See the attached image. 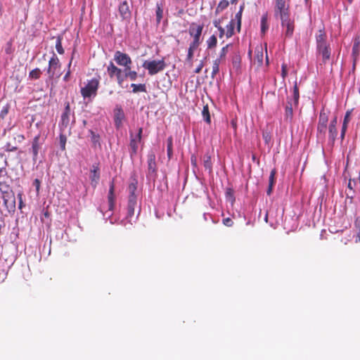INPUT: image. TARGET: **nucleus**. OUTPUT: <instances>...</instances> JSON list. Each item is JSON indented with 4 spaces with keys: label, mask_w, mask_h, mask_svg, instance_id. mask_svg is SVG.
<instances>
[{
    "label": "nucleus",
    "mask_w": 360,
    "mask_h": 360,
    "mask_svg": "<svg viewBox=\"0 0 360 360\" xmlns=\"http://www.w3.org/2000/svg\"><path fill=\"white\" fill-rule=\"evenodd\" d=\"M137 180L134 179L132 182L129 184V197L127 203V217H132L134 215L135 207L137 204V198L135 192L137 189Z\"/></svg>",
    "instance_id": "obj_1"
},
{
    "label": "nucleus",
    "mask_w": 360,
    "mask_h": 360,
    "mask_svg": "<svg viewBox=\"0 0 360 360\" xmlns=\"http://www.w3.org/2000/svg\"><path fill=\"white\" fill-rule=\"evenodd\" d=\"M99 87V79L97 78H92L89 80L84 87L80 90L81 95L84 98L94 97L97 94V91Z\"/></svg>",
    "instance_id": "obj_2"
},
{
    "label": "nucleus",
    "mask_w": 360,
    "mask_h": 360,
    "mask_svg": "<svg viewBox=\"0 0 360 360\" xmlns=\"http://www.w3.org/2000/svg\"><path fill=\"white\" fill-rule=\"evenodd\" d=\"M142 66L148 71L150 75H154L162 71L166 67V63L162 58L158 60H145Z\"/></svg>",
    "instance_id": "obj_3"
},
{
    "label": "nucleus",
    "mask_w": 360,
    "mask_h": 360,
    "mask_svg": "<svg viewBox=\"0 0 360 360\" xmlns=\"http://www.w3.org/2000/svg\"><path fill=\"white\" fill-rule=\"evenodd\" d=\"M61 63L58 56L53 53L52 57L49 61V67L47 73L50 79H53L55 77L58 78L61 75Z\"/></svg>",
    "instance_id": "obj_4"
},
{
    "label": "nucleus",
    "mask_w": 360,
    "mask_h": 360,
    "mask_svg": "<svg viewBox=\"0 0 360 360\" xmlns=\"http://www.w3.org/2000/svg\"><path fill=\"white\" fill-rule=\"evenodd\" d=\"M143 128L140 127L138 130L137 134L134 135L132 131L129 132V153L131 158L136 155L139 148V144L142 140Z\"/></svg>",
    "instance_id": "obj_5"
},
{
    "label": "nucleus",
    "mask_w": 360,
    "mask_h": 360,
    "mask_svg": "<svg viewBox=\"0 0 360 360\" xmlns=\"http://www.w3.org/2000/svg\"><path fill=\"white\" fill-rule=\"evenodd\" d=\"M290 0H275L274 13L276 17L290 15Z\"/></svg>",
    "instance_id": "obj_6"
},
{
    "label": "nucleus",
    "mask_w": 360,
    "mask_h": 360,
    "mask_svg": "<svg viewBox=\"0 0 360 360\" xmlns=\"http://www.w3.org/2000/svg\"><path fill=\"white\" fill-rule=\"evenodd\" d=\"M4 205L8 212H13L15 210V197L13 191L1 193Z\"/></svg>",
    "instance_id": "obj_7"
},
{
    "label": "nucleus",
    "mask_w": 360,
    "mask_h": 360,
    "mask_svg": "<svg viewBox=\"0 0 360 360\" xmlns=\"http://www.w3.org/2000/svg\"><path fill=\"white\" fill-rule=\"evenodd\" d=\"M114 60L118 65L124 66L125 68L130 67L132 63V60L130 56L125 53L121 52L120 51H117L115 53Z\"/></svg>",
    "instance_id": "obj_8"
},
{
    "label": "nucleus",
    "mask_w": 360,
    "mask_h": 360,
    "mask_svg": "<svg viewBox=\"0 0 360 360\" xmlns=\"http://www.w3.org/2000/svg\"><path fill=\"white\" fill-rule=\"evenodd\" d=\"M280 19L281 20L282 27L286 28V30L285 32V37H292L295 28L294 20L290 18V15L281 17L280 18Z\"/></svg>",
    "instance_id": "obj_9"
},
{
    "label": "nucleus",
    "mask_w": 360,
    "mask_h": 360,
    "mask_svg": "<svg viewBox=\"0 0 360 360\" xmlns=\"http://www.w3.org/2000/svg\"><path fill=\"white\" fill-rule=\"evenodd\" d=\"M328 122V115L326 112L321 111L319 115V122L317 126L318 136H325Z\"/></svg>",
    "instance_id": "obj_10"
},
{
    "label": "nucleus",
    "mask_w": 360,
    "mask_h": 360,
    "mask_svg": "<svg viewBox=\"0 0 360 360\" xmlns=\"http://www.w3.org/2000/svg\"><path fill=\"white\" fill-rule=\"evenodd\" d=\"M118 11L122 20H129L131 17V11L129 8V4L127 0H124L118 6Z\"/></svg>",
    "instance_id": "obj_11"
},
{
    "label": "nucleus",
    "mask_w": 360,
    "mask_h": 360,
    "mask_svg": "<svg viewBox=\"0 0 360 360\" xmlns=\"http://www.w3.org/2000/svg\"><path fill=\"white\" fill-rule=\"evenodd\" d=\"M115 178H113L110 183V188L108 195V210L111 212L113 211L115 207Z\"/></svg>",
    "instance_id": "obj_12"
},
{
    "label": "nucleus",
    "mask_w": 360,
    "mask_h": 360,
    "mask_svg": "<svg viewBox=\"0 0 360 360\" xmlns=\"http://www.w3.org/2000/svg\"><path fill=\"white\" fill-rule=\"evenodd\" d=\"M91 184L94 188L97 186L100 179V169L98 165H93L90 170Z\"/></svg>",
    "instance_id": "obj_13"
},
{
    "label": "nucleus",
    "mask_w": 360,
    "mask_h": 360,
    "mask_svg": "<svg viewBox=\"0 0 360 360\" xmlns=\"http://www.w3.org/2000/svg\"><path fill=\"white\" fill-rule=\"evenodd\" d=\"M70 106L69 102L65 103V109L61 115L60 125L63 128H66L70 123Z\"/></svg>",
    "instance_id": "obj_14"
},
{
    "label": "nucleus",
    "mask_w": 360,
    "mask_h": 360,
    "mask_svg": "<svg viewBox=\"0 0 360 360\" xmlns=\"http://www.w3.org/2000/svg\"><path fill=\"white\" fill-rule=\"evenodd\" d=\"M148 171L149 174H155L157 172V165L155 162V155L150 152L147 155Z\"/></svg>",
    "instance_id": "obj_15"
},
{
    "label": "nucleus",
    "mask_w": 360,
    "mask_h": 360,
    "mask_svg": "<svg viewBox=\"0 0 360 360\" xmlns=\"http://www.w3.org/2000/svg\"><path fill=\"white\" fill-rule=\"evenodd\" d=\"M316 49L329 44L327 42V35L324 29H321L316 34Z\"/></svg>",
    "instance_id": "obj_16"
},
{
    "label": "nucleus",
    "mask_w": 360,
    "mask_h": 360,
    "mask_svg": "<svg viewBox=\"0 0 360 360\" xmlns=\"http://www.w3.org/2000/svg\"><path fill=\"white\" fill-rule=\"evenodd\" d=\"M202 30L203 25H196L195 23L193 22L190 25L188 32L190 35L193 37V39L200 40V36L202 34Z\"/></svg>",
    "instance_id": "obj_17"
},
{
    "label": "nucleus",
    "mask_w": 360,
    "mask_h": 360,
    "mask_svg": "<svg viewBox=\"0 0 360 360\" xmlns=\"http://www.w3.org/2000/svg\"><path fill=\"white\" fill-rule=\"evenodd\" d=\"M124 118V113L120 106H117L114 110V120L115 126L119 128L122 125Z\"/></svg>",
    "instance_id": "obj_18"
},
{
    "label": "nucleus",
    "mask_w": 360,
    "mask_h": 360,
    "mask_svg": "<svg viewBox=\"0 0 360 360\" xmlns=\"http://www.w3.org/2000/svg\"><path fill=\"white\" fill-rule=\"evenodd\" d=\"M338 123V119L337 117H335L333 120L330 121V123L329 124V129H328V136L329 139L331 141L332 143H334L338 131L336 129V125Z\"/></svg>",
    "instance_id": "obj_19"
},
{
    "label": "nucleus",
    "mask_w": 360,
    "mask_h": 360,
    "mask_svg": "<svg viewBox=\"0 0 360 360\" xmlns=\"http://www.w3.org/2000/svg\"><path fill=\"white\" fill-rule=\"evenodd\" d=\"M316 49L319 54L321 56L323 62L326 63V61L328 60L330 58L331 50L330 45L328 44L326 46L319 47Z\"/></svg>",
    "instance_id": "obj_20"
},
{
    "label": "nucleus",
    "mask_w": 360,
    "mask_h": 360,
    "mask_svg": "<svg viewBox=\"0 0 360 360\" xmlns=\"http://www.w3.org/2000/svg\"><path fill=\"white\" fill-rule=\"evenodd\" d=\"M39 138H40V136L37 135V136H34V138L33 139V141H32V149L34 160L37 159L38 153H39V150L40 148Z\"/></svg>",
    "instance_id": "obj_21"
},
{
    "label": "nucleus",
    "mask_w": 360,
    "mask_h": 360,
    "mask_svg": "<svg viewBox=\"0 0 360 360\" xmlns=\"http://www.w3.org/2000/svg\"><path fill=\"white\" fill-rule=\"evenodd\" d=\"M276 174V169H273L270 172V176L269 179V188L266 191V194L268 195H270L273 191V187L276 183L275 176Z\"/></svg>",
    "instance_id": "obj_22"
},
{
    "label": "nucleus",
    "mask_w": 360,
    "mask_h": 360,
    "mask_svg": "<svg viewBox=\"0 0 360 360\" xmlns=\"http://www.w3.org/2000/svg\"><path fill=\"white\" fill-rule=\"evenodd\" d=\"M203 165L205 169L208 170L210 173L212 171V163L211 156L208 153L205 154L203 157Z\"/></svg>",
    "instance_id": "obj_23"
},
{
    "label": "nucleus",
    "mask_w": 360,
    "mask_h": 360,
    "mask_svg": "<svg viewBox=\"0 0 360 360\" xmlns=\"http://www.w3.org/2000/svg\"><path fill=\"white\" fill-rule=\"evenodd\" d=\"M155 15H156L157 24H160V22H161V20L162 19V17H163V6H162V4L157 3V4H156Z\"/></svg>",
    "instance_id": "obj_24"
},
{
    "label": "nucleus",
    "mask_w": 360,
    "mask_h": 360,
    "mask_svg": "<svg viewBox=\"0 0 360 360\" xmlns=\"http://www.w3.org/2000/svg\"><path fill=\"white\" fill-rule=\"evenodd\" d=\"M138 74L136 71L131 70V66L124 69V78H129L131 81L137 79Z\"/></svg>",
    "instance_id": "obj_25"
},
{
    "label": "nucleus",
    "mask_w": 360,
    "mask_h": 360,
    "mask_svg": "<svg viewBox=\"0 0 360 360\" xmlns=\"http://www.w3.org/2000/svg\"><path fill=\"white\" fill-rule=\"evenodd\" d=\"M263 58H264V54L262 48H260V49H257L255 51V62L257 63V66H262L263 64Z\"/></svg>",
    "instance_id": "obj_26"
},
{
    "label": "nucleus",
    "mask_w": 360,
    "mask_h": 360,
    "mask_svg": "<svg viewBox=\"0 0 360 360\" xmlns=\"http://www.w3.org/2000/svg\"><path fill=\"white\" fill-rule=\"evenodd\" d=\"M269 28L267 14H264L261 18V32L264 34Z\"/></svg>",
    "instance_id": "obj_27"
},
{
    "label": "nucleus",
    "mask_w": 360,
    "mask_h": 360,
    "mask_svg": "<svg viewBox=\"0 0 360 360\" xmlns=\"http://www.w3.org/2000/svg\"><path fill=\"white\" fill-rule=\"evenodd\" d=\"M235 22L234 20H231L226 27V38L231 37L234 34Z\"/></svg>",
    "instance_id": "obj_28"
},
{
    "label": "nucleus",
    "mask_w": 360,
    "mask_h": 360,
    "mask_svg": "<svg viewBox=\"0 0 360 360\" xmlns=\"http://www.w3.org/2000/svg\"><path fill=\"white\" fill-rule=\"evenodd\" d=\"M167 156L169 159H171L173 155V138L172 136H169L167 139Z\"/></svg>",
    "instance_id": "obj_29"
},
{
    "label": "nucleus",
    "mask_w": 360,
    "mask_h": 360,
    "mask_svg": "<svg viewBox=\"0 0 360 360\" xmlns=\"http://www.w3.org/2000/svg\"><path fill=\"white\" fill-rule=\"evenodd\" d=\"M222 61L220 60V59H216L213 61V64H212V75H211V77L212 79H214L215 77V76L217 75V74L219 73V64L221 63Z\"/></svg>",
    "instance_id": "obj_30"
},
{
    "label": "nucleus",
    "mask_w": 360,
    "mask_h": 360,
    "mask_svg": "<svg viewBox=\"0 0 360 360\" xmlns=\"http://www.w3.org/2000/svg\"><path fill=\"white\" fill-rule=\"evenodd\" d=\"M117 68H118L114 64L113 62L110 61L107 66V72L110 78H113L115 77V72L117 71Z\"/></svg>",
    "instance_id": "obj_31"
},
{
    "label": "nucleus",
    "mask_w": 360,
    "mask_h": 360,
    "mask_svg": "<svg viewBox=\"0 0 360 360\" xmlns=\"http://www.w3.org/2000/svg\"><path fill=\"white\" fill-rule=\"evenodd\" d=\"M229 2L227 0H221L218 4L215 13L216 14H218L221 12H222L224 9H226L229 6Z\"/></svg>",
    "instance_id": "obj_32"
},
{
    "label": "nucleus",
    "mask_w": 360,
    "mask_h": 360,
    "mask_svg": "<svg viewBox=\"0 0 360 360\" xmlns=\"http://www.w3.org/2000/svg\"><path fill=\"white\" fill-rule=\"evenodd\" d=\"M202 115L203 117L204 120L207 123H211V117L209 111V107L207 105H205L203 106L202 110Z\"/></svg>",
    "instance_id": "obj_33"
},
{
    "label": "nucleus",
    "mask_w": 360,
    "mask_h": 360,
    "mask_svg": "<svg viewBox=\"0 0 360 360\" xmlns=\"http://www.w3.org/2000/svg\"><path fill=\"white\" fill-rule=\"evenodd\" d=\"M244 8V5L240 6L238 12L236 14V20L237 21V30L238 32L240 31L241 27V20H242V13Z\"/></svg>",
    "instance_id": "obj_34"
},
{
    "label": "nucleus",
    "mask_w": 360,
    "mask_h": 360,
    "mask_svg": "<svg viewBox=\"0 0 360 360\" xmlns=\"http://www.w3.org/2000/svg\"><path fill=\"white\" fill-rule=\"evenodd\" d=\"M131 87L132 88V92L133 93H137V92H146V87L144 84H131Z\"/></svg>",
    "instance_id": "obj_35"
},
{
    "label": "nucleus",
    "mask_w": 360,
    "mask_h": 360,
    "mask_svg": "<svg viewBox=\"0 0 360 360\" xmlns=\"http://www.w3.org/2000/svg\"><path fill=\"white\" fill-rule=\"evenodd\" d=\"M359 46H360V38L356 37L354 39V44L352 47V54L355 57H357L359 52Z\"/></svg>",
    "instance_id": "obj_36"
},
{
    "label": "nucleus",
    "mask_w": 360,
    "mask_h": 360,
    "mask_svg": "<svg viewBox=\"0 0 360 360\" xmlns=\"http://www.w3.org/2000/svg\"><path fill=\"white\" fill-rule=\"evenodd\" d=\"M56 49L57 52L60 55L63 54L65 52L64 49L62 46V37L60 36H58L56 37Z\"/></svg>",
    "instance_id": "obj_37"
},
{
    "label": "nucleus",
    "mask_w": 360,
    "mask_h": 360,
    "mask_svg": "<svg viewBox=\"0 0 360 360\" xmlns=\"http://www.w3.org/2000/svg\"><path fill=\"white\" fill-rule=\"evenodd\" d=\"M41 75V71L39 68H37L32 70H31L29 73V77L34 79H38L40 78Z\"/></svg>",
    "instance_id": "obj_38"
},
{
    "label": "nucleus",
    "mask_w": 360,
    "mask_h": 360,
    "mask_svg": "<svg viewBox=\"0 0 360 360\" xmlns=\"http://www.w3.org/2000/svg\"><path fill=\"white\" fill-rule=\"evenodd\" d=\"M217 39L215 35H212L207 40V44L208 49H212L217 46Z\"/></svg>",
    "instance_id": "obj_39"
},
{
    "label": "nucleus",
    "mask_w": 360,
    "mask_h": 360,
    "mask_svg": "<svg viewBox=\"0 0 360 360\" xmlns=\"http://www.w3.org/2000/svg\"><path fill=\"white\" fill-rule=\"evenodd\" d=\"M115 77L117 79V83L120 85H122V82H124V77L122 75V70L120 68H117V71L115 72Z\"/></svg>",
    "instance_id": "obj_40"
},
{
    "label": "nucleus",
    "mask_w": 360,
    "mask_h": 360,
    "mask_svg": "<svg viewBox=\"0 0 360 360\" xmlns=\"http://www.w3.org/2000/svg\"><path fill=\"white\" fill-rule=\"evenodd\" d=\"M299 98H300L299 89H298L297 83L295 82V84L293 86V98H294L295 105H297L298 103Z\"/></svg>",
    "instance_id": "obj_41"
},
{
    "label": "nucleus",
    "mask_w": 360,
    "mask_h": 360,
    "mask_svg": "<svg viewBox=\"0 0 360 360\" xmlns=\"http://www.w3.org/2000/svg\"><path fill=\"white\" fill-rule=\"evenodd\" d=\"M13 191L10 185L6 184L5 181H0V191L1 193Z\"/></svg>",
    "instance_id": "obj_42"
},
{
    "label": "nucleus",
    "mask_w": 360,
    "mask_h": 360,
    "mask_svg": "<svg viewBox=\"0 0 360 360\" xmlns=\"http://www.w3.org/2000/svg\"><path fill=\"white\" fill-rule=\"evenodd\" d=\"M229 46V44H227L221 49L219 56L217 59H220L221 61H224L225 60L226 56L228 53Z\"/></svg>",
    "instance_id": "obj_43"
},
{
    "label": "nucleus",
    "mask_w": 360,
    "mask_h": 360,
    "mask_svg": "<svg viewBox=\"0 0 360 360\" xmlns=\"http://www.w3.org/2000/svg\"><path fill=\"white\" fill-rule=\"evenodd\" d=\"M293 115L292 103L288 101L287 105L285 107V116L287 118H292Z\"/></svg>",
    "instance_id": "obj_44"
},
{
    "label": "nucleus",
    "mask_w": 360,
    "mask_h": 360,
    "mask_svg": "<svg viewBox=\"0 0 360 360\" xmlns=\"http://www.w3.org/2000/svg\"><path fill=\"white\" fill-rule=\"evenodd\" d=\"M59 139H60V148L62 150H65V144H66V141H67V137L65 135L60 134Z\"/></svg>",
    "instance_id": "obj_45"
},
{
    "label": "nucleus",
    "mask_w": 360,
    "mask_h": 360,
    "mask_svg": "<svg viewBox=\"0 0 360 360\" xmlns=\"http://www.w3.org/2000/svg\"><path fill=\"white\" fill-rule=\"evenodd\" d=\"M200 39H193V41L190 44L188 49H191L193 51H195L200 46Z\"/></svg>",
    "instance_id": "obj_46"
},
{
    "label": "nucleus",
    "mask_w": 360,
    "mask_h": 360,
    "mask_svg": "<svg viewBox=\"0 0 360 360\" xmlns=\"http://www.w3.org/2000/svg\"><path fill=\"white\" fill-rule=\"evenodd\" d=\"M18 149L16 146H13L11 143L8 142L5 146V150L7 152L15 151Z\"/></svg>",
    "instance_id": "obj_47"
},
{
    "label": "nucleus",
    "mask_w": 360,
    "mask_h": 360,
    "mask_svg": "<svg viewBox=\"0 0 360 360\" xmlns=\"http://www.w3.org/2000/svg\"><path fill=\"white\" fill-rule=\"evenodd\" d=\"M13 140L18 143H22L25 140V136L22 134H16L13 135Z\"/></svg>",
    "instance_id": "obj_48"
},
{
    "label": "nucleus",
    "mask_w": 360,
    "mask_h": 360,
    "mask_svg": "<svg viewBox=\"0 0 360 360\" xmlns=\"http://www.w3.org/2000/svg\"><path fill=\"white\" fill-rule=\"evenodd\" d=\"M350 115H351L350 110H348L346 112L345 117H344L343 123H342L343 125L347 126V124L350 120Z\"/></svg>",
    "instance_id": "obj_49"
},
{
    "label": "nucleus",
    "mask_w": 360,
    "mask_h": 360,
    "mask_svg": "<svg viewBox=\"0 0 360 360\" xmlns=\"http://www.w3.org/2000/svg\"><path fill=\"white\" fill-rule=\"evenodd\" d=\"M222 222H223L224 225H225L226 226H228V227H231L233 224V220L229 217L224 219Z\"/></svg>",
    "instance_id": "obj_50"
},
{
    "label": "nucleus",
    "mask_w": 360,
    "mask_h": 360,
    "mask_svg": "<svg viewBox=\"0 0 360 360\" xmlns=\"http://www.w3.org/2000/svg\"><path fill=\"white\" fill-rule=\"evenodd\" d=\"M281 75L283 79L288 75L287 65L285 63H283L281 65Z\"/></svg>",
    "instance_id": "obj_51"
},
{
    "label": "nucleus",
    "mask_w": 360,
    "mask_h": 360,
    "mask_svg": "<svg viewBox=\"0 0 360 360\" xmlns=\"http://www.w3.org/2000/svg\"><path fill=\"white\" fill-rule=\"evenodd\" d=\"M194 51H193L191 49H188V54H187V57H186V60L189 63H192V60H193V54H194Z\"/></svg>",
    "instance_id": "obj_52"
},
{
    "label": "nucleus",
    "mask_w": 360,
    "mask_h": 360,
    "mask_svg": "<svg viewBox=\"0 0 360 360\" xmlns=\"http://www.w3.org/2000/svg\"><path fill=\"white\" fill-rule=\"evenodd\" d=\"M5 51L6 53V54L12 53L13 49H12V42L11 41H8L7 43V48L6 49Z\"/></svg>",
    "instance_id": "obj_53"
},
{
    "label": "nucleus",
    "mask_w": 360,
    "mask_h": 360,
    "mask_svg": "<svg viewBox=\"0 0 360 360\" xmlns=\"http://www.w3.org/2000/svg\"><path fill=\"white\" fill-rule=\"evenodd\" d=\"M347 125H343L342 126V129H341V134H340V137H341V139L343 140L344 138H345V133H346V131H347Z\"/></svg>",
    "instance_id": "obj_54"
},
{
    "label": "nucleus",
    "mask_w": 360,
    "mask_h": 360,
    "mask_svg": "<svg viewBox=\"0 0 360 360\" xmlns=\"http://www.w3.org/2000/svg\"><path fill=\"white\" fill-rule=\"evenodd\" d=\"M191 162L192 166L194 167H197V158L195 155H192L191 157Z\"/></svg>",
    "instance_id": "obj_55"
},
{
    "label": "nucleus",
    "mask_w": 360,
    "mask_h": 360,
    "mask_svg": "<svg viewBox=\"0 0 360 360\" xmlns=\"http://www.w3.org/2000/svg\"><path fill=\"white\" fill-rule=\"evenodd\" d=\"M353 186H356V181L355 179H349V183H348V187L350 188V189H353Z\"/></svg>",
    "instance_id": "obj_56"
},
{
    "label": "nucleus",
    "mask_w": 360,
    "mask_h": 360,
    "mask_svg": "<svg viewBox=\"0 0 360 360\" xmlns=\"http://www.w3.org/2000/svg\"><path fill=\"white\" fill-rule=\"evenodd\" d=\"M22 193H19L18 194V200H19V208L20 209H22V206H23V202H22Z\"/></svg>",
    "instance_id": "obj_57"
},
{
    "label": "nucleus",
    "mask_w": 360,
    "mask_h": 360,
    "mask_svg": "<svg viewBox=\"0 0 360 360\" xmlns=\"http://www.w3.org/2000/svg\"><path fill=\"white\" fill-rule=\"evenodd\" d=\"M203 67H204V63H203L202 61H200V64L198 65V66L195 70V73H200L201 72V70H202Z\"/></svg>",
    "instance_id": "obj_58"
},
{
    "label": "nucleus",
    "mask_w": 360,
    "mask_h": 360,
    "mask_svg": "<svg viewBox=\"0 0 360 360\" xmlns=\"http://www.w3.org/2000/svg\"><path fill=\"white\" fill-rule=\"evenodd\" d=\"M91 134L92 135V136H91L92 141L94 143L98 142L99 136L96 135L94 131H91Z\"/></svg>",
    "instance_id": "obj_59"
},
{
    "label": "nucleus",
    "mask_w": 360,
    "mask_h": 360,
    "mask_svg": "<svg viewBox=\"0 0 360 360\" xmlns=\"http://www.w3.org/2000/svg\"><path fill=\"white\" fill-rule=\"evenodd\" d=\"M240 62V58L239 56H236L233 58V64L234 66H237Z\"/></svg>",
    "instance_id": "obj_60"
},
{
    "label": "nucleus",
    "mask_w": 360,
    "mask_h": 360,
    "mask_svg": "<svg viewBox=\"0 0 360 360\" xmlns=\"http://www.w3.org/2000/svg\"><path fill=\"white\" fill-rule=\"evenodd\" d=\"M70 74H71L70 70H68L67 72L65 73V75L63 77V80L65 82H68L69 81L70 77Z\"/></svg>",
    "instance_id": "obj_61"
},
{
    "label": "nucleus",
    "mask_w": 360,
    "mask_h": 360,
    "mask_svg": "<svg viewBox=\"0 0 360 360\" xmlns=\"http://www.w3.org/2000/svg\"><path fill=\"white\" fill-rule=\"evenodd\" d=\"M7 175V172L6 169V167H0V177L4 176Z\"/></svg>",
    "instance_id": "obj_62"
},
{
    "label": "nucleus",
    "mask_w": 360,
    "mask_h": 360,
    "mask_svg": "<svg viewBox=\"0 0 360 360\" xmlns=\"http://www.w3.org/2000/svg\"><path fill=\"white\" fill-rule=\"evenodd\" d=\"M218 30L219 31V38H222L224 35L226 36L225 30L222 27H219L218 29Z\"/></svg>",
    "instance_id": "obj_63"
},
{
    "label": "nucleus",
    "mask_w": 360,
    "mask_h": 360,
    "mask_svg": "<svg viewBox=\"0 0 360 360\" xmlns=\"http://www.w3.org/2000/svg\"><path fill=\"white\" fill-rule=\"evenodd\" d=\"M33 184L35 186L36 189L39 191L40 188V181L38 179H34Z\"/></svg>",
    "instance_id": "obj_64"
}]
</instances>
